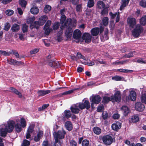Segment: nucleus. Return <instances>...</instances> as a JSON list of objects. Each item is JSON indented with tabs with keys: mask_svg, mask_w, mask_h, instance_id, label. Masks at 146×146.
<instances>
[{
	"mask_svg": "<svg viewBox=\"0 0 146 146\" xmlns=\"http://www.w3.org/2000/svg\"><path fill=\"white\" fill-rule=\"evenodd\" d=\"M89 141L86 139H85L82 142V146H88L89 144Z\"/></svg>",
	"mask_w": 146,
	"mask_h": 146,
	"instance_id": "52",
	"label": "nucleus"
},
{
	"mask_svg": "<svg viewBox=\"0 0 146 146\" xmlns=\"http://www.w3.org/2000/svg\"><path fill=\"white\" fill-rule=\"evenodd\" d=\"M0 54L5 56H9L10 54L6 51L0 50Z\"/></svg>",
	"mask_w": 146,
	"mask_h": 146,
	"instance_id": "53",
	"label": "nucleus"
},
{
	"mask_svg": "<svg viewBox=\"0 0 146 146\" xmlns=\"http://www.w3.org/2000/svg\"><path fill=\"white\" fill-rule=\"evenodd\" d=\"M130 0H122L121 5L120 7V10H122L123 9L124 7L128 4Z\"/></svg>",
	"mask_w": 146,
	"mask_h": 146,
	"instance_id": "25",
	"label": "nucleus"
},
{
	"mask_svg": "<svg viewBox=\"0 0 146 146\" xmlns=\"http://www.w3.org/2000/svg\"><path fill=\"white\" fill-rule=\"evenodd\" d=\"M34 125H30L27 130L25 137L27 139H29L31 138V134L34 133L35 131L34 130Z\"/></svg>",
	"mask_w": 146,
	"mask_h": 146,
	"instance_id": "9",
	"label": "nucleus"
},
{
	"mask_svg": "<svg viewBox=\"0 0 146 146\" xmlns=\"http://www.w3.org/2000/svg\"><path fill=\"white\" fill-rule=\"evenodd\" d=\"M102 140L105 144L109 145L112 143L113 139L111 136L107 135L103 137Z\"/></svg>",
	"mask_w": 146,
	"mask_h": 146,
	"instance_id": "10",
	"label": "nucleus"
},
{
	"mask_svg": "<svg viewBox=\"0 0 146 146\" xmlns=\"http://www.w3.org/2000/svg\"><path fill=\"white\" fill-rule=\"evenodd\" d=\"M9 89L11 90V91H10L11 92H12L18 95L19 97L20 98H22V95L21 93L13 87H11Z\"/></svg>",
	"mask_w": 146,
	"mask_h": 146,
	"instance_id": "23",
	"label": "nucleus"
},
{
	"mask_svg": "<svg viewBox=\"0 0 146 146\" xmlns=\"http://www.w3.org/2000/svg\"><path fill=\"white\" fill-rule=\"evenodd\" d=\"M82 39L86 43H89L91 42L92 36L88 33H86L83 35Z\"/></svg>",
	"mask_w": 146,
	"mask_h": 146,
	"instance_id": "16",
	"label": "nucleus"
},
{
	"mask_svg": "<svg viewBox=\"0 0 146 146\" xmlns=\"http://www.w3.org/2000/svg\"><path fill=\"white\" fill-rule=\"evenodd\" d=\"M97 7L100 9L104 8L105 7V4L102 1H99L97 4Z\"/></svg>",
	"mask_w": 146,
	"mask_h": 146,
	"instance_id": "30",
	"label": "nucleus"
},
{
	"mask_svg": "<svg viewBox=\"0 0 146 146\" xmlns=\"http://www.w3.org/2000/svg\"><path fill=\"white\" fill-rule=\"evenodd\" d=\"M109 15L112 19H114L117 15V13H116L115 14L113 13L110 12L109 13Z\"/></svg>",
	"mask_w": 146,
	"mask_h": 146,
	"instance_id": "63",
	"label": "nucleus"
},
{
	"mask_svg": "<svg viewBox=\"0 0 146 146\" xmlns=\"http://www.w3.org/2000/svg\"><path fill=\"white\" fill-rule=\"evenodd\" d=\"M35 17H34L29 18L27 20V22L28 23H31L35 20Z\"/></svg>",
	"mask_w": 146,
	"mask_h": 146,
	"instance_id": "55",
	"label": "nucleus"
},
{
	"mask_svg": "<svg viewBox=\"0 0 146 146\" xmlns=\"http://www.w3.org/2000/svg\"><path fill=\"white\" fill-rule=\"evenodd\" d=\"M51 24V21L48 20L47 21L44 26V29L45 30V33L46 35H48L50 31H52V29L50 28Z\"/></svg>",
	"mask_w": 146,
	"mask_h": 146,
	"instance_id": "13",
	"label": "nucleus"
},
{
	"mask_svg": "<svg viewBox=\"0 0 146 146\" xmlns=\"http://www.w3.org/2000/svg\"><path fill=\"white\" fill-rule=\"evenodd\" d=\"M51 8L50 6L48 5H46L44 8V11L45 13H48L50 11Z\"/></svg>",
	"mask_w": 146,
	"mask_h": 146,
	"instance_id": "37",
	"label": "nucleus"
},
{
	"mask_svg": "<svg viewBox=\"0 0 146 146\" xmlns=\"http://www.w3.org/2000/svg\"><path fill=\"white\" fill-rule=\"evenodd\" d=\"M128 61V60L119 62L116 61L115 62H113L112 63V64L113 65H117L119 64H122L126 63Z\"/></svg>",
	"mask_w": 146,
	"mask_h": 146,
	"instance_id": "31",
	"label": "nucleus"
},
{
	"mask_svg": "<svg viewBox=\"0 0 146 146\" xmlns=\"http://www.w3.org/2000/svg\"><path fill=\"white\" fill-rule=\"evenodd\" d=\"M30 145V142L29 141L25 139L23 140V142L22 144V146H29Z\"/></svg>",
	"mask_w": 146,
	"mask_h": 146,
	"instance_id": "51",
	"label": "nucleus"
},
{
	"mask_svg": "<svg viewBox=\"0 0 146 146\" xmlns=\"http://www.w3.org/2000/svg\"><path fill=\"white\" fill-rule=\"evenodd\" d=\"M127 21L128 25L132 28H134L137 23L136 20L133 18H128Z\"/></svg>",
	"mask_w": 146,
	"mask_h": 146,
	"instance_id": "12",
	"label": "nucleus"
},
{
	"mask_svg": "<svg viewBox=\"0 0 146 146\" xmlns=\"http://www.w3.org/2000/svg\"><path fill=\"white\" fill-rule=\"evenodd\" d=\"M66 134V132L63 129L57 132H54L53 135L56 143H58L59 145L61 146L63 143L62 139L64 138Z\"/></svg>",
	"mask_w": 146,
	"mask_h": 146,
	"instance_id": "3",
	"label": "nucleus"
},
{
	"mask_svg": "<svg viewBox=\"0 0 146 146\" xmlns=\"http://www.w3.org/2000/svg\"><path fill=\"white\" fill-rule=\"evenodd\" d=\"M30 11L32 14H36L38 13L39 10L37 7H34L31 9Z\"/></svg>",
	"mask_w": 146,
	"mask_h": 146,
	"instance_id": "29",
	"label": "nucleus"
},
{
	"mask_svg": "<svg viewBox=\"0 0 146 146\" xmlns=\"http://www.w3.org/2000/svg\"><path fill=\"white\" fill-rule=\"evenodd\" d=\"M28 27L26 24H24L23 25L22 30L23 33H25L27 31Z\"/></svg>",
	"mask_w": 146,
	"mask_h": 146,
	"instance_id": "44",
	"label": "nucleus"
},
{
	"mask_svg": "<svg viewBox=\"0 0 146 146\" xmlns=\"http://www.w3.org/2000/svg\"><path fill=\"white\" fill-rule=\"evenodd\" d=\"M135 51H133L131 52L129 54H126L124 55V57H127L130 58L134 56V55H135Z\"/></svg>",
	"mask_w": 146,
	"mask_h": 146,
	"instance_id": "35",
	"label": "nucleus"
},
{
	"mask_svg": "<svg viewBox=\"0 0 146 146\" xmlns=\"http://www.w3.org/2000/svg\"><path fill=\"white\" fill-rule=\"evenodd\" d=\"M70 143L71 146H77V143L74 140L71 141Z\"/></svg>",
	"mask_w": 146,
	"mask_h": 146,
	"instance_id": "64",
	"label": "nucleus"
},
{
	"mask_svg": "<svg viewBox=\"0 0 146 146\" xmlns=\"http://www.w3.org/2000/svg\"><path fill=\"white\" fill-rule=\"evenodd\" d=\"M21 123L23 127H25L26 126L27 123L25 119L23 117L21 119Z\"/></svg>",
	"mask_w": 146,
	"mask_h": 146,
	"instance_id": "36",
	"label": "nucleus"
},
{
	"mask_svg": "<svg viewBox=\"0 0 146 146\" xmlns=\"http://www.w3.org/2000/svg\"><path fill=\"white\" fill-rule=\"evenodd\" d=\"M53 63L55 64L54 66V68H58L60 67L61 66V62H60L55 61V62H53Z\"/></svg>",
	"mask_w": 146,
	"mask_h": 146,
	"instance_id": "46",
	"label": "nucleus"
},
{
	"mask_svg": "<svg viewBox=\"0 0 146 146\" xmlns=\"http://www.w3.org/2000/svg\"><path fill=\"white\" fill-rule=\"evenodd\" d=\"M139 120V117L137 115H133L130 117L129 121L130 123H136Z\"/></svg>",
	"mask_w": 146,
	"mask_h": 146,
	"instance_id": "21",
	"label": "nucleus"
},
{
	"mask_svg": "<svg viewBox=\"0 0 146 146\" xmlns=\"http://www.w3.org/2000/svg\"><path fill=\"white\" fill-rule=\"evenodd\" d=\"M39 50L37 48H35L33 50H32L30 52L31 54H35L38 52Z\"/></svg>",
	"mask_w": 146,
	"mask_h": 146,
	"instance_id": "61",
	"label": "nucleus"
},
{
	"mask_svg": "<svg viewBox=\"0 0 146 146\" xmlns=\"http://www.w3.org/2000/svg\"><path fill=\"white\" fill-rule=\"evenodd\" d=\"M112 96L110 98L108 97L105 96L104 97L103 99V102L105 103H107L110 101H111Z\"/></svg>",
	"mask_w": 146,
	"mask_h": 146,
	"instance_id": "38",
	"label": "nucleus"
},
{
	"mask_svg": "<svg viewBox=\"0 0 146 146\" xmlns=\"http://www.w3.org/2000/svg\"><path fill=\"white\" fill-rule=\"evenodd\" d=\"M129 98L127 97L126 100L127 101L129 100L130 99L132 101H135L136 98V92L133 91H131L129 92Z\"/></svg>",
	"mask_w": 146,
	"mask_h": 146,
	"instance_id": "15",
	"label": "nucleus"
},
{
	"mask_svg": "<svg viewBox=\"0 0 146 146\" xmlns=\"http://www.w3.org/2000/svg\"><path fill=\"white\" fill-rule=\"evenodd\" d=\"M112 79L117 81H120L121 80V77L118 76H115L112 77Z\"/></svg>",
	"mask_w": 146,
	"mask_h": 146,
	"instance_id": "58",
	"label": "nucleus"
},
{
	"mask_svg": "<svg viewBox=\"0 0 146 146\" xmlns=\"http://www.w3.org/2000/svg\"><path fill=\"white\" fill-rule=\"evenodd\" d=\"M77 58L78 59H82L84 60H86L87 58L82 55V54L79 52H78L77 54Z\"/></svg>",
	"mask_w": 146,
	"mask_h": 146,
	"instance_id": "42",
	"label": "nucleus"
},
{
	"mask_svg": "<svg viewBox=\"0 0 146 146\" xmlns=\"http://www.w3.org/2000/svg\"><path fill=\"white\" fill-rule=\"evenodd\" d=\"M135 108L137 111H142L144 110L145 106L143 104L140 102H137L135 104Z\"/></svg>",
	"mask_w": 146,
	"mask_h": 146,
	"instance_id": "14",
	"label": "nucleus"
},
{
	"mask_svg": "<svg viewBox=\"0 0 146 146\" xmlns=\"http://www.w3.org/2000/svg\"><path fill=\"white\" fill-rule=\"evenodd\" d=\"M94 5V0H89L88 2L87 6L89 8L93 7Z\"/></svg>",
	"mask_w": 146,
	"mask_h": 146,
	"instance_id": "41",
	"label": "nucleus"
},
{
	"mask_svg": "<svg viewBox=\"0 0 146 146\" xmlns=\"http://www.w3.org/2000/svg\"><path fill=\"white\" fill-rule=\"evenodd\" d=\"M59 23L58 22L55 23L53 24L52 27L53 29L54 30H56L59 27Z\"/></svg>",
	"mask_w": 146,
	"mask_h": 146,
	"instance_id": "50",
	"label": "nucleus"
},
{
	"mask_svg": "<svg viewBox=\"0 0 146 146\" xmlns=\"http://www.w3.org/2000/svg\"><path fill=\"white\" fill-rule=\"evenodd\" d=\"M121 99V95L119 91H117L115 92L114 96H112L111 101L113 102L115 101L119 102Z\"/></svg>",
	"mask_w": 146,
	"mask_h": 146,
	"instance_id": "11",
	"label": "nucleus"
},
{
	"mask_svg": "<svg viewBox=\"0 0 146 146\" xmlns=\"http://www.w3.org/2000/svg\"><path fill=\"white\" fill-rule=\"evenodd\" d=\"M51 91H53L52 90H40L37 92V94L39 96H42L50 93Z\"/></svg>",
	"mask_w": 146,
	"mask_h": 146,
	"instance_id": "19",
	"label": "nucleus"
},
{
	"mask_svg": "<svg viewBox=\"0 0 146 146\" xmlns=\"http://www.w3.org/2000/svg\"><path fill=\"white\" fill-rule=\"evenodd\" d=\"M65 126L66 129L69 131H70L72 129V125L70 121H67L65 122Z\"/></svg>",
	"mask_w": 146,
	"mask_h": 146,
	"instance_id": "22",
	"label": "nucleus"
},
{
	"mask_svg": "<svg viewBox=\"0 0 146 146\" xmlns=\"http://www.w3.org/2000/svg\"><path fill=\"white\" fill-rule=\"evenodd\" d=\"M11 53L12 54L15 55L17 57L19 58H24V56H19L18 52L16 51L12 50Z\"/></svg>",
	"mask_w": 146,
	"mask_h": 146,
	"instance_id": "33",
	"label": "nucleus"
},
{
	"mask_svg": "<svg viewBox=\"0 0 146 146\" xmlns=\"http://www.w3.org/2000/svg\"><path fill=\"white\" fill-rule=\"evenodd\" d=\"M19 39L21 40L24 41L25 40V35L22 33H19Z\"/></svg>",
	"mask_w": 146,
	"mask_h": 146,
	"instance_id": "43",
	"label": "nucleus"
},
{
	"mask_svg": "<svg viewBox=\"0 0 146 146\" xmlns=\"http://www.w3.org/2000/svg\"><path fill=\"white\" fill-rule=\"evenodd\" d=\"M141 100L142 103L146 104V94H143L141 97Z\"/></svg>",
	"mask_w": 146,
	"mask_h": 146,
	"instance_id": "39",
	"label": "nucleus"
},
{
	"mask_svg": "<svg viewBox=\"0 0 146 146\" xmlns=\"http://www.w3.org/2000/svg\"><path fill=\"white\" fill-rule=\"evenodd\" d=\"M78 104L79 105V108L81 110H83L85 108L88 110L90 107V102L88 101L87 100H85L84 102H80Z\"/></svg>",
	"mask_w": 146,
	"mask_h": 146,
	"instance_id": "6",
	"label": "nucleus"
},
{
	"mask_svg": "<svg viewBox=\"0 0 146 146\" xmlns=\"http://www.w3.org/2000/svg\"><path fill=\"white\" fill-rule=\"evenodd\" d=\"M121 110L125 115H127L129 112V110L128 107L123 106L121 108Z\"/></svg>",
	"mask_w": 146,
	"mask_h": 146,
	"instance_id": "28",
	"label": "nucleus"
},
{
	"mask_svg": "<svg viewBox=\"0 0 146 146\" xmlns=\"http://www.w3.org/2000/svg\"><path fill=\"white\" fill-rule=\"evenodd\" d=\"M140 23L143 25L146 24V15L143 17L140 20Z\"/></svg>",
	"mask_w": 146,
	"mask_h": 146,
	"instance_id": "34",
	"label": "nucleus"
},
{
	"mask_svg": "<svg viewBox=\"0 0 146 146\" xmlns=\"http://www.w3.org/2000/svg\"><path fill=\"white\" fill-rule=\"evenodd\" d=\"M48 19L47 16L44 15L40 17L38 21H35L33 24V27H36V29L38 28V25H42L45 23Z\"/></svg>",
	"mask_w": 146,
	"mask_h": 146,
	"instance_id": "4",
	"label": "nucleus"
},
{
	"mask_svg": "<svg viewBox=\"0 0 146 146\" xmlns=\"http://www.w3.org/2000/svg\"><path fill=\"white\" fill-rule=\"evenodd\" d=\"M9 63L11 64H13L16 63L17 61L13 59H9L7 60Z\"/></svg>",
	"mask_w": 146,
	"mask_h": 146,
	"instance_id": "59",
	"label": "nucleus"
},
{
	"mask_svg": "<svg viewBox=\"0 0 146 146\" xmlns=\"http://www.w3.org/2000/svg\"><path fill=\"white\" fill-rule=\"evenodd\" d=\"M78 108H79V105H78V103H77L71 106L70 108V110L73 113L77 114L80 111V109Z\"/></svg>",
	"mask_w": 146,
	"mask_h": 146,
	"instance_id": "17",
	"label": "nucleus"
},
{
	"mask_svg": "<svg viewBox=\"0 0 146 146\" xmlns=\"http://www.w3.org/2000/svg\"><path fill=\"white\" fill-rule=\"evenodd\" d=\"M104 27H101L100 28L96 27L92 29L91 30V33L93 36H96L98 35L99 32L102 33L103 31Z\"/></svg>",
	"mask_w": 146,
	"mask_h": 146,
	"instance_id": "8",
	"label": "nucleus"
},
{
	"mask_svg": "<svg viewBox=\"0 0 146 146\" xmlns=\"http://www.w3.org/2000/svg\"><path fill=\"white\" fill-rule=\"evenodd\" d=\"M42 135L43 133L41 131L39 132L37 135L35 136L34 138V140L36 142L38 141L42 137Z\"/></svg>",
	"mask_w": 146,
	"mask_h": 146,
	"instance_id": "26",
	"label": "nucleus"
},
{
	"mask_svg": "<svg viewBox=\"0 0 146 146\" xmlns=\"http://www.w3.org/2000/svg\"><path fill=\"white\" fill-rule=\"evenodd\" d=\"M108 7H107L106 8H105L102 10L101 13L102 15H104L108 13V10L107 9Z\"/></svg>",
	"mask_w": 146,
	"mask_h": 146,
	"instance_id": "48",
	"label": "nucleus"
},
{
	"mask_svg": "<svg viewBox=\"0 0 146 146\" xmlns=\"http://www.w3.org/2000/svg\"><path fill=\"white\" fill-rule=\"evenodd\" d=\"M77 90V89H74L72 90L66 92H64L63 94V95H67L70 94L73 92Z\"/></svg>",
	"mask_w": 146,
	"mask_h": 146,
	"instance_id": "56",
	"label": "nucleus"
},
{
	"mask_svg": "<svg viewBox=\"0 0 146 146\" xmlns=\"http://www.w3.org/2000/svg\"><path fill=\"white\" fill-rule=\"evenodd\" d=\"M11 25L9 23H6L5 24L4 30L5 31H8L10 29Z\"/></svg>",
	"mask_w": 146,
	"mask_h": 146,
	"instance_id": "49",
	"label": "nucleus"
},
{
	"mask_svg": "<svg viewBox=\"0 0 146 146\" xmlns=\"http://www.w3.org/2000/svg\"><path fill=\"white\" fill-rule=\"evenodd\" d=\"M81 35L80 31L78 29H76L74 31L73 37L75 39L79 40L80 38Z\"/></svg>",
	"mask_w": 146,
	"mask_h": 146,
	"instance_id": "18",
	"label": "nucleus"
},
{
	"mask_svg": "<svg viewBox=\"0 0 146 146\" xmlns=\"http://www.w3.org/2000/svg\"><path fill=\"white\" fill-rule=\"evenodd\" d=\"M14 127L18 133L20 132L22 130L23 127L20 124L18 123L16 124L15 121L12 120H9L6 124H2L0 127L1 136L5 137L7 133H10L13 131Z\"/></svg>",
	"mask_w": 146,
	"mask_h": 146,
	"instance_id": "1",
	"label": "nucleus"
},
{
	"mask_svg": "<svg viewBox=\"0 0 146 146\" xmlns=\"http://www.w3.org/2000/svg\"><path fill=\"white\" fill-rule=\"evenodd\" d=\"M19 4L22 7H25L27 4V2L24 0H20Z\"/></svg>",
	"mask_w": 146,
	"mask_h": 146,
	"instance_id": "45",
	"label": "nucleus"
},
{
	"mask_svg": "<svg viewBox=\"0 0 146 146\" xmlns=\"http://www.w3.org/2000/svg\"><path fill=\"white\" fill-rule=\"evenodd\" d=\"M91 97L92 98L91 100L92 103L91 104V105L92 108H93L94 104H99L101 101V99L100 96L98 95L92 96Z\"/></svg>",
	"mask_w": 146,
	"mask_h": 146,
	"instance_id": "7",
	"label": "nucleus"
},
{
	"mask_svg": "<svg viewBox=\"0 0 146 146\" xmlns=\"http://www.w3.org/2000/svg\"><path fill=\"white\" fill-rule=\"evenodd\" d=\"M64 113L65 116L66 118H68L71 117V114L70 111H65Z\"/></svg>",
	"mask_w": 146,
	"mask_h": 146,
	"instance_id": "47",
	"label": "nucleus"
},
{
	"mask_svg": "<svg viewBox=\"0 0 146 146\" xmlns=\"http://www.w3.org/2000/svg\"><path fill=\"white\" fill-rule=\"evenodd\" d=\"M102 116L104 119H106L108 117V114L106 111L103 112L102 114Z\"/></svg>",
	"mask_w": 146,
	"mask_h": 146,
	"instance_id": "60",
	"label": "nucleus"
},
{
	"mask_svg": "<svg viewBox=\"0 0 146 146\" xmlns=\"http://www.w3.org/2000/svg\"><path fill=\"white\" fill-rule=\"evenodd\" d=\"M61 21L62 23V26L60 27L62 30L64 29H66L65 33V35L68 38H70L72 36L73 30L72 28L76 27V21L75 19L71 20L68 19L66 21L65 20L66 17L64 15H61Z\"/></svg>",
	"mask_w": 146,
	"mask_h": 146,
	"instance_id": "2",
	"label": "nucleus"
},
{
	"mask_svg": "<svg viewBox=\"0 0 146 146\" xmlns=\"http://www.w3.org/2000/svg\"><path fill=\"white\" fill-rule=\"evenodd\" d=\"M108 29H106L104 31V35L101 37V38L102 41H104L106 40H107L108 38Z\"/></svg>",
	"mask_w": 146,
	"mask_h": 146,
	"instance_id": "24",
	"label": "nucleus"
},
{
	"mask_svg": "<svg viewBox=\"0 0 146 146\" xmlns=\"http://www.w3.org/2000/svg\"><path fill=\"white\" fill-rule=\"evenodd\" d=\"M20 29L19 26L16 24L13 25L11 28V29L13 32H16L18 31Z\"/></svg>",
	"mask_w": 146,
	"mask_h": 146,
	"instance_id": "27",
	"label": "nucleus"
},
{
	"mask_svg": "<svg viewBox=\"0 0 146 146\" xmlns=\"http://www.w3.org/2000/svg\"><path fill=\"white\" fill-rule=\"evenodd\" d=\"M109 19L107 17H104L102 19V22L104 26H106L108 24Z\"/></svg>",
	"mask_w": 146,
	"mask_h": 146,
	"instance_id": "40",
	"label": "nucleus"
},
{
	"mask_svg": "<svg viewBox=\"0 0 146 146\" xmlns=\"http://www.w3.org/2000/svg\"><path fill=\"white\" fill-rule=\"evenodd\" d=\"M139 4L141 6L145 7H146V1L142 0L139 3Z\"/></svg>",
	"mask_w": 146,
	"mask_h": 146,
	"instance_id": "54",
	"label": "nucleus"
},
{
	"mask_svg": "<svg viewBox=\"0 0 146 146\" xmlns=\"http://www.w3.org/2000/svg\"><path fill=\"white\" fill-rule=\"evenodd\" d=\"M14 11L11 10H7L6 11L5 13L7 15L9 16L11 15L13 13Z\"/></svg>",
	"mask_w": 146,
	"mask_h": 146,
	"instance_id": "57",
	"label": "nucleus"
},
{
	"mask_svg": "<svg viewBox=\"0 0 146 146\" xmlns=\"http://www.w3.org/2000/svg\"><path fill=\"white\" fill-rule=\"evenodd\" d=\"M93 131L97 135L100 134L101 132V129L98 127H94L93 129Z\"/></svg>",
	"mask_w": 146,
	"mask_h": 146,
	"instance_id": "32",
	"label": "nucleus"
},
{
	"mask_svg": "<svg viewBox=\"0 0 146 146\" xmlns=\"http://www.w3.org/2000/svg\"><path fill=\"white\" fill-rule=\"evenodd\" d=\"M143 31V29L142 27L140 25L138 24L136 25L135 28L132 31V34L134 37H137Z\"/></svg>",
	"mask_w": 146,
	"mask_h": 146,
	"instance_id": "5",
	"label": "nucleus"
},
{
	"mask_svg": "<svg viewBox=\"0 0 146 146\" xmlns=\"http://www.w3.org/2000/svg\"><path fill=\"white\" fill-rule=\"evenodd\" d=\"M121 123L119 122H117L111 125L112 129L114 131H117L121 127Z\"/></svg>",
	"mask_w": 146,
	"mask_h": 146,
	"instance_id": "20",
	"label": "nucleus"
},
{
	"mask_svg": "<svg viewBox=\"0 0 146 146\" xmlns=\"http://www.w3.org/2000/svg\"><path fill=\"white\" fill-rule=\"evenodd\" d=\"M104 108L103 105H101L99 106L97 109V111L98 112H101L103 110Z\"/></svg>",
	"mask_w": 146,
	"mask_h": 146,
	"instance_id": "62",
	"label": "nucleus"
}]
</instances>
